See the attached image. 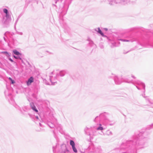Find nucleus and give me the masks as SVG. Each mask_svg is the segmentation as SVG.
Segmentation results:
<instances>
[{"label":"nucleus","mask_w":153,"mask_h":153,"mask_svg":"<svg viewBox=\"0 0 153 153\" xmlns=\"http://www.w3.org/2000/svg\"><path fill=\"white\" fill-rule=\"evenodd\" d=\"M33 81V79L32 77H31L28 80L27 82V85H29Z\"/></svg>","instance_id":"nucleus-1"},{"label":"nucleus","mask_w":153,"mask_h":153,"mask_svg":"<svg viewBox=\"0 0 153 153\" xmlns=\"http://www.w3.org/2000/svg\"><path fill=\"white\" fill-rule=\"evenodd\" d=\"M31 107L32 109L36 112H38V110L36 108V107L34 105H31Z\"/></svg>","instance_id":"nucleus-2"},{"label":"nucleus","mask_w":153,"mask_h":153,"mask_svg":"<svg viewBox=\"0 0 153 153\" xmlns=\"http://www.w3.org/2000/svg\"><path fill=\"white\" fill-rule=\"evenodd\" d=\"M97 29L98 30V32L99 33H100L102 36H104V35L103 33H102V32L101 30H100V28H98Z\"/></svg>","instance_id":"nucleus-3"},{"label":"nucleus","mask_w":153,"mask_h":153,"mask_svg":"<svg viewBox=\"0 0 153 153\" xmlns=\"http://www.w3.org/2000/svg\"><path fill=\"white\" fill-rule=\"evenodd\" d=\"M70 144L72 146V147L75 146V143L74 141L72 140H70Z\"/></svg>","instance_id":"nucleus-4"},{"label":"nucleus","mask_w":153,"mask_h":153,"mask_svg":"<svg viewBox=\"0 0 153 153\" xmlns=\"http://www.w3.org/2000/svg\"><path fill=\"white\" fill-rule=\"evenodd\" d=\"M13 52L14 53L16 54V55H19V54H20V53L18 51H17L16 50H14L13 51Z\"/></svg>","instance_id":"nucleus-5"},{"label":"nucleus","mask_w":153,"mask_h":153,"mask_svg":"<svg viewBox=\"0 0 153 153\" xmlns=\"http://www.w3.org/2000/svg\"><path fill=\"white\" fill-rule=\"evenodd\" d=\"M72 149H73L74 151L76 153L77 152V151L76 149L75 148V146L72 147Z\"/></svg>","instance_id":"nucleus-6"},{"label":"nucleus","mask_w":153,"mask_h":153,"mask_svg":"<svg viewBox=\"0 0 153 153\" xmlns=\"http://www.w3.org/2000/svg\"><path fill=\"white\" fill-rule=\"evenodd\" d=\"M2 53H3L4 54H5L7 56H10V55L7 52H6V51L2 52Z\"/></svg>","instance_id":"nucleus-7"},{"label":"nucleus","mask_w":153,"mask_h":153,"mask_svg":"<svg viewBox=\"0 0 153 153\" xmlns=\"http://www.w3.org/2000/svg\"><path fill=\"white\" fill-rule=\"evenodd\" d=\"M103 127L101 126H100L97 128V130H103Z\"/></svg>","instance_id":"nucleus-8"},{"label":"nucleus","mask_w":153,"mask_h":153,"mask_svg":"<svg viewBox=\"0 0 153 153\" xmlns=\"http://www.w3.org/2000/svg\"><path fill=\"white\" fill-rule=\"evenodd\" d=\"M3 11L6 14H7V13H8V10L6 9H4L3 10Z\"/></svg>","instance_id":"nucleus-9"},{"label":"nucleus","mask_w":153,"mask_h":153,"mask_svg":"<svg viewBox=\"0 0 153 153\" xmlns=\"http://www.w3.org/2000/svg\"><path fill=\"white\" fill-rule=\"evenodd\" d=\"M11 81V83L12 84H14L15 83V82L14 81L12 80Z\"/></svg>","instance_id":"nucleus-10"},{"label":"nucleus","mask_w":153,"mask_h":153,"mask_svg":"<svg viewBox=\"0 0 153 153\" xmlns=\"http://www.w3.org/2000/svg\"><path fill=\"white\" fill-rule=\"evenodd\" d=\"M6 17H9L8 13H7V14H6Z\"/></svg>","instance_id":"nucleus-11"},{"label":"nucleus","mask_w":153,"mask_h":153,"mask_svg":"<svg viewBox=\"0 0 153 153\" xmlns=\"http://www.w3.org/2000/svg\"><path fill=\"white\" fill-rule=\"evenodd\" d=\"M9 80H10V81H11V80H12V79L10 77H9Z\"/></svg>","instance_id":"nucleus-12"},{"label":"nucleus","mask_w":153,"mask_h":153,"mask_svg":"<svg viewBox=\"0 0 153 153\" xmlns=\"http://www.w3.org/2000/svg\"><path fill=\"white\" fill-rule=\"evenodd\" d=\"M9 60H10L11 62H13V60H12V59H9Z\"/></svg>","instance_id":"nucleus-13"},{"label":"nucleus","mask_w":153,"mask_h":153,"mask_svg":"<svg viewBox=\"0 0 153 153\" xmlns=\"http://www.w3.org/2000/svg\"><path fill=\"white\" fill-rule=\"evenodd\" d=\"M14 56V57L15 58H16V59H17V57H16L15 56Z\"/></svg>","instance_id":"nucleus-14"},{"label":"nucleus","mask_w":153,"mask_h":153,"mask_svg":"<svg viewBox=\"0 0 153 153\" xmlns=\"http://www.w3.org/2000/svg\"><path fill=\"white\" fill-rule=\"evenodd\" d=\"M36 117V118L37 119H39V118H38V116Z\"/></svg>","instance_id":"nucleus-15"},{"label":"nucleus","mask_w":153,"mask_h":153,"mask_svg":"<svg viewBox=\"0 0 153 153\" xmlns=\"http://www.w3.org/2000/svg\"><path fill=\"white\" fill-rule=\"evenodd\" d=\"M100 125L101 126V124H100Z\"/></svg>","instance_id":"nucleus-16"}]
</instances>
